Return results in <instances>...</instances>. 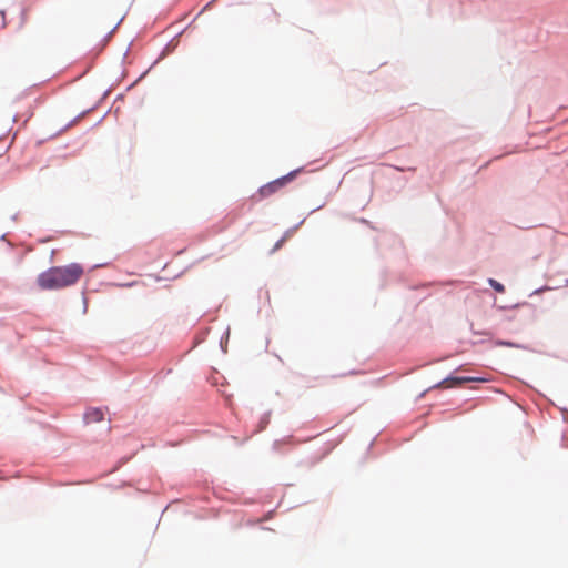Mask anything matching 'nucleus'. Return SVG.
<instances>
[{"label": "nucleus", "mask_w": 568, "mask_h": 568, "mask_svg": "<svg viewBox=\"0 0 568 568\" xmlns=\"http://www.w3.org/2000/svg\"><path fill=\"white\" fill-rule=\"evenodd\" d=\"M466 381H469V378H455L454 379L455 383H462V382H466Z\"/></svg>", "instance_id": "423d86ee"}, {"label": "nucleus", "mask_w": 568, "mask_h": 568, "mask_svg": "<svg viewBox=\"0 0 568 568\" xmlns=\"http://www.w3.org/2000/svg\"><path fill=\"white\" fill-rule=\"evenodd\" d=\"M84 270L78 263L65 266H53L40 273L37 283L41 290L55 291L74 285L83 275Z\"/></svg>", "instance_id": "f257e3e1"}, {"label": "nucleus", "mask_w": 568, "mask_h": 568, "mask_svg": "<svg viewBox=\"0 0 568 568\" xmlns=\"http://www.w3.org/2000/svg\"><path fill=\"white\" fill-rule=\"evenodd\" d=\"M489 284H490V286H491L495 291H497V292H499V293H504V292H505V286H504L501 283L497 282L496 280L490 278V280H489Z\"/></svg>", "instance_id": "20e7f679"}, {"label": "nucleus", "mask_w": 568, "mask_h": 568, "mask_svg": "<svg viewBox=\"0 0 568 568\" xmlns=\"http://www.w3.org/2000/svg\"><path fill=\"white\" fill-rule=\"evenodd\" d=\"M294 176H295V172H291L287 175H284L280 179H276V180L263 185L262 187H260V190L257 192L258 199H265V197L273 195L274 193L280 191L282 187H284L290 181H292L294 179Z\"/></svg>", "instance_id": "f03ea898"}, {"label": "nucleus", "mask_w": 568, "mask_h": 568, "mask_svg": "<svg viewBox=\"0 0 568 568\" xmlns=\"http://www.w3.org/2000/svg\"><path fill=\"white\" fill-rule=\"evenodd\" d=\"M284 241H285V237H282V239H281V240H280V241L274 245V247H273V252H274V251H276V250H278V248L283 245Z\"/></svg>", "instance_id": "39448f33"}, {"label": "nucleus", "mask_w": 568, "mask_h": 568, "mask_svg": "<svg viewBox=\"0 0 568 568\" xmlns=\"http://www.w3.org/2000/svg\"><path fill=\"white\" fill-rule=\"evenodd\" d=\"M104 417V413L100 408H90L84 414V419L87 423H98L101 422Z\"/></svg>", "instance_id": "7ed1b4c3"}]
</instances>
